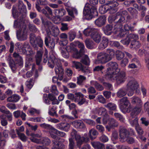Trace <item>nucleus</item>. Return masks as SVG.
Instances as JSON below:
<instances>
[{"label":"nucleus","instance_id":"1","mask_svg":"<svg viewBox=\"0 0 149 149\" xmlns=\"http://www.w3.org/2000/svg\"><path fill=\"white\" fill-rule=\"evenodd\" d=\"M26 6L23 2L19 0L17 6L14 5L12 9V13L13 17L16 18L18 17H21L25 16L26 13Z\"/></svg>","mask_w":149,"mask_h":149},{"label":"nucleus","instance_id":"2","mask_svg":"<svg viewBox=\"0 0 149 149\" xmlns=\"http://www.w3.org/2000/svg\"><path fill=\"white\" fill-rule=\"evenodd\" d=\"M125 72L123 71L118 72L114 74H110L109 73L106 75V77L111 80H115L117 84L120 85L123 83L126 79Z\"/></svg>","mask_w":149,"mask_h":149},{"label":"nucleus","instance_id":"3","mask_svg":"<svg viewBox=\"0 0 149 149\" xmlns=\"http://www.w3.org/2000/svg\"><path fill=\"white\" fill-rule=\"evenodd\" d=\"M71 135L73 138L74 137L76 142V145L79 148L84 142L87 143L89 142L90 139L89 137L86 136L81 137L80 135L77 134V132L73 130L71 133Z\"/></svg>","mask_w":149,"mask_h":149},{"label":"nucleus","instance_id":"4","mask_svg":"<svg viewBox=\"0 0 149 149\" xmlns=\"http://www.w3.org/2000/svg\"><path fill=\"white\" fill-rule=\"evenodd\" d=\"M30 42L35 49L38 50V47L42 48L43 47V41L40 36L36 37L34 34L31 33L30 35Z\"/></svg>","mask_w":149,"mask_h":149},{"label":"nucleus","instance_id":"5","mask_svg":"<svg viewBox=\"0 0 149 149\" xmlns=\"http://www.w3.org/2000/svg\"><path fill=\"white\" fill-rule=\"evenodd\" d=\"M126 87L127 90L129 91L127 94L128 96H131L133 95L134 91L139 88V85L137 82L133 79L129 81Z\"/></svg>","mask_w":149,"mask_h":149},{"label":"nucleus","instance_id":"6","mask_svg":"<svg viewBox=\"0 0 149 149\" xmlns=\"http://www.w3.org/2000/svg\"><path fill=\"white\" fill-rule=\"evenodd\" d=\"M84 11L86 12V14L91 17L97 16L98 13L96 7L94 6L86 3L85 6Z\"/></svg>","mask_w":149,"mask_h":149},{"label":"nucleus","instance_id":"7","mask_svg":"<svg viewBox=\"0 0 149 149\" xmlns=\"http://www.w3.org/2000/svg\"><path fill=\"white\" fill-rule=\"evenodd\" d=\"M119 107L121 111L124 113L128 112V107L130 103L127 97H123L118 101Z\"/></svg>","mask_w":149,"mask_h":149},{"label":"nucleus","instance_id":"8","mask_svg":"<svg viewBox=\"0 0 149 149\" xmlns=\"http://www.w3.org/2000/svg\"><path fill=\"white\" fill-rule=\"evenodd\" d=\"M97 59L95 61V63L97 64L99 63L102 64H104L111 60L106 54L105 52H101L97 55Z\"/></svg>","mask_w":149,"mask_h":149},{"label":"nucleus","instance_id":"9","mask_svg":"<svg viewBox=\"0 0 149 149\" xmlns=\"http://www.w3.org/2000/svg\"><path fill=\"white\" fill-rule=\"evenodd\" d=\"M129 132L125 127L120 126L119 127V136L120 141L122 143L125 142L126 139L129 135Z\"/></svg>","mask_w":149,"mask_h":149},{"label":"nucleus","instance_id":"10","mask_svg":"<svg viewBox=\"0 0 149 149\" xmlns=\"http://www.w3.org/2000/svg\"><path fill=\"white\" fill-rule=\"evenodd\" d=\"M78 47L80 49L79 52L77 49H75V52L73 54V57L76 59L80 58L81 56L84 55L85 53V46L83 43L79 42Z\"/></svg>","mask_w":149,"mask_h":149},{"label":"nucleus","instance_id":"11","mask_svg":"<svg viewBox=\"0 0 149 149\" xmlns=\"http://www.w3.org/2000/svg\"><path fill=\"white\" fill-rule=\"evenodd\" d=\"M107 66L108 67L107 68V73L108 75L109 73L110 74L114 73V71L118 68V65L117 63L115 62L111 61L107 64Z\"/></svg>","mask_w":149,"mask_h":149},{"label":"nucleus","instance_id":"12","mask_svg":"<svg viewBox=\"0 0 149 149\" xmlns=\"http://www.w3.org/2000/svg\"><path fill=\"white\" fill-rule=\"evenodd\" d=\"M54 70L56 74L58 75V78L60 80H62L63 78L64 73V70L63 68L61 61L58 63V65H56Z\"/></svg>","mask_w":149,"mask_h":149},{"label":"nucleus","instance_id":"13","mask_svg":"<svg viewBox=\"0 0 149 149\" xmlns=\"http://www.w3.org/2000/svg\"><path fill=\"white\" fill-rule=\"evenodd\" d=\"M72 67L75 68L77 69H79L80 70L85 74L88 73L89 71L87 67L83 65L80 62L72 61Z\"/></svg>","mask_w":149,"mask_h":149},{"label":"nucleus","instance_id":"14","mask_svg":"<svg viewBox=\"0 0 149 149\" xmlns=\"http://www.w3.org/2000/svg\"><path fill=\"white\" fill-rule=\"evenodd\" d=\"M17 36L20 41H23L27 38V33L25 29H22L17 30Z\"/></svg>","mask_w":149,"mask_h":149},{"label":"nucleus","instance_id":"15","mask_svg":"<svg viewBox=\"0 0 149 149\" xmlns=\"http://www.w3.org/2000/svg\"><path fill=\"white\" fill-rule=\"evenodd\" d=\"M118 125V122L115 119L110 118L109 119L108 125L106 126V128L109 131H110L112 128L117 127Z\"/></svg>","mask_w":149,"mask_h":149},{"label":"nucleus","instance_id":"16","mask_svg":"<svg viewBox=\"0 0 149 149\" xmlns=\"http://www.w3.org/2000/svg\"><path fill=\"white\" fill-rule=\"evenodd\" d=\"M106 20V17L105 16H101L95 21V24L98 27H101L105 24Z\"/></svg>","mask_w":149,"mask_h":149},{"label":"nucleus","instance_id":"17","mask_svg":"<svg viewBox=\"0 0 149 149\" xmlns=\"http://www.w3.org/2000/svg\"><path fill=\"white\" fill-rule=\"evenodd\" d=\"M61 61L58 58L54 57L53 59L51 58L48 59V65L49 67L51 68H53L56 66V65H58Z\"/></svg>","mask_w":149,"mask_h":149},{"label":"nucleus","instance_id":"18","mask_svg":"<svg viewBox=\"0 0 149 149\" xmlns=\"http://www.w3.org/2000/svg\"><path fill=\"white\" fill-rule=\"evenodd\" d=\"M47 32L48 35H51L54 37H56L59 34V30L57 26H54L51 30H47Z\"/></svg>","mask_w":149,"mask_h":149},{"label":"nucleus","instance_id":"19","mask_svg":"<svg viewBox=\"0 0 149 149\" xmlns=\"http://www.w3.org/2000/svg\"><path fill=\"white\" fill-rule=\"evenodd\" d=\"M108 40L107 38L102 37V41L98 46L99 49L101 50L105 49L108 46Z\"/></svg>","mask_w":149,"mask_h":149},{"label":"nucleus","instance_id":"20","mask_svg":"<svg viewBox=\"0 0 149 149\" xmlns=\"http://www.w3.org/2000/svg\"><path fill=\"white\" fill-rule=\"evenodd\" d=\"M72 123L74 126L76 128L82 129H84L86 128L85 125L80 120H75L72 122Z\"/></svg>","mask_w":149,"mask_h":149},{"label":"nucleus","instance_id":"21","mask_svg":"<svg viewBox=\"0 0 149 149\" xmlns=\"http://www.w3.org/2000/svg\"><path fill=\"white\" fill-rule=\"evenodd\" d=\"M52 149H64L65 145L58 140H53Z\"/></svg>","mask_w":149,"mask_h":149},{"label":"nucleus","instance_id":"22","mask_svg":"<svg viewBox=\"0 0 149 149\" xmlns=\"http://www.w3.org/2000/svg\"><path fill=\"white\" fill-rule=\"evenodd\" d=\"M97 30L93 28H88L85 29L84 31V34L87 36H90L91 38L96 32Z\"/></svg>","mask_w":149,"mask_h":149},{"label":"nucleus","instance_id":"23","mask_svg":"<svg viewBox=\"0 0 149 149\" xmlns=\"http://www.w3.org/2000/svg\"><path fill=\"white\" fill-rule=\"evenodd\" d=\"M43 52L41 50H38L36 52L35 56L36 63L37 65H39L42 61Z\"/></svg>","mask_w":149,"mask_h":149},{"label":"nucleus","instance_id":"24","mask_svg":"<svg viewBox=\"0 0 149 149\" xmlns=\"http://www.w3.org/2000/svg\"><path fill=\"white\" fill-rule=\"evenodd\" d=\"M142 106H136L133 109L130 113V116L136 117L141 112L142 110Z\"/></svg>","mask_w":149,"mask_h":149},{"label":"nucleus","instance_id":"25","mask_svg":"<svg viewBox=\"0 0 149 149\" xmlns=\"http://www.w3.org/2000/svg\"><path fill=\"white\" fill-rule=\"evenodd\" d=\"M40 18L42 24L49 30L54 26L50 21L45 20L43 17H41Z\"/></svg>","mask_w":149,"mask_h":149},{"label":"nucleus","instance_id":"26","mask_svg":"<svg viewBox=\"0 0 149 149\" xmlns=\"http://www.w3.org/2000/svg\"><path fill=\"white\" fill-rule=\"evenodd\" d=\"M92 146L95 149H103L104 146L103 144L99 141H93L91 142Z\"/></svg>","mask_w":149,"mask_h":149},{"label":"nucleus","instance_id":"27","mask_svg":"<svg viewBox=\"0 0 149 149\" xmlns=\"http://www.w3.org/2000/svg\"><path fill=\"white\" fill-rule=\"evenodd\" d=\"M141 44L137 40H132L131 42L130 48L133 50H137L141 46Z\"/></svg>","mask_w":149,"mask_h":149},{"label":"nucleus","instance_id":"28","mask_svg":"<svg viewBox=\"0 0 149 149\" xmlns=\"http://www.w3.org/2000/svg\"><path fill=\"white\" fill-rule=\"evenodd\" d=\"M91 38L95 43L98 44L101 40V36L97 31Z\"/></svg>","mask_w":149,"mask_h":149},{"label":"nucleus","instance_id":"29","mask_svg":"<svg viewBox=\"0 0 149 149\" xmlns=\"http://www.w3.org/2000/svg\"><path fill=\"white\" fill-rule=\"evenodd\" d=\"M131 102L133 104H136V106H142V103L141 99L136 96H134L132 98Z\"/></svg>","mask_w":149,"mask_h":149},{"label":"nucleus","instance_id":"30","mask_svg":"<svg viewBox=\"0 0 149 149\" xmlns=\"http://www.w3.org/2000/svg\"><path fill=\"white\" fill-rule=\"evenodd\" d=\"M127 89L124 88H120L117 93V96L118 97L121 98L125 96L127 94Z\"/></svg>","mask_w":149,"mask_h":149},{"label":"nucleus","instance_id":"31","mask_svg":"<svg viewBox=\"0 0 149 149\" xmlns=\"http://www.w3.org/2000/svg\"><path fill=\"white\" fill-rule=\"evenodd\" d=\"M98 134L97 131L94 128L91 129L88 133V136L92 140H93L96 138L95 137H93V136H95Z\"/></svg>","mask_w":149,"mask_h":149},{"label":"nucleus","instance_id":"32","mask_svg":"<svg viewBox=\"0 0 149 149\" xmlns=\"http://www.w3.org/2000/svg\"><path fill=\"white\" fill-rule=\"evenodd\" d=\"M81 58L80 61L81 62L86 65H88L90 63V61L89 58L87 55H86L84 54V55L80 57Z\"/></svg>","mask_w":149,"mask_h":149},{"label":"nucleus","instance_id":"33","mask_svg":"<svg viewBox=\"0 0 149 149\" xmlns=\"http://www.w3.org/2000/svg\"><path fill=\"white\" fill-rule=\"evenodd\" d=\"M20 99V97L16 94H14L8 97L7 100L10 102H16L18 101Z\"/></svg>","mask_w":149,"mask_h":149},{"label":"nucleus","instance_id":"34","mask_svg":"<svg viewBox=\"0 0 149 149\" xmlns=\"http://www.w3.org/2000/svg\"><path fill=\"white\" fill-rule=\"evenodd\" d=\"M7 60L9 62L10 66L12 70H15L17 68V64L15 63L13 59L10 57L9 56Z\"/></svg>","mask_w":149,"mask_h":149},{"label":"nucleus","instance_id":"35","mask_svg":"<svg viewBox=\"0 0 149 149\" xmlns=\"http://www.w3.org/2000/svg\"><path fill=\"white\" fill-rule=\"evenodd\" d=\"M129 120L130 124L132 126H135V127L139 125L138 119L136 117L130 116Z\"/></svg>","mask_w":149,"mask_h":149},{"label":"nucleus","instance_id":"36","mask_svg":"<svg viewBox=\"0 0 149 149\" xmlns=\"http://www.w3.org/2000/svg\"><path fill=\"white\" fill-rule=\"evenodd\" d=\"M105 53L111 60L114 57L115 53L113 49L110 48L107 49Z\"/></svg>","mask_w":149,"mask_h":149},{"label":"nucleus","instance_id":"37","mask_svg":"<svg viewBox=\"0 0 149 149\" xmlns=\"http://www.w3.org/2000/svg\"><path fill=\"white\" fill-rule=\"evenodd\" d=\"M112 28L113 26L112 25L107 24L103 29V30L105 34L109 35L111 34Z\"/></svg>","mask_w":149,"mask_h":149},{"label":"nucleus","instance_id":"38","mask_svg":"<svg viewBox=\"0 0 149 149\" xmlns=\"http://www.w3.org/2000/svg\"><path fill=\"white\" fill-rule=\"evenodd\" d=\"M91 85L94 86L96 89L99 91L104 90L103 87L96 81H91Z\"/></svg>","mask_w":149,"mask_h":149},{"label":"nucleus","instance_id":"39","mask_svg":"<svg viewBox=\"0 0 149 149\" xmlns=\"http://www.w3.org/2000/svg\"><path fill=\"white\" fill-rule=\"evenodd\" d=\"M85 45L87 48L90 49L93 48L94 43L92 40L89 38H87L85 40Z\"/></svg>","mask_w":149,"mask_h":149},{"label":"nucleus","instance_id":"40","mask_svg":"<svg viewBox=\"0 0 149 149\" xmlns=\"http://www.w3.org/2000/svg\"><path fill=\"white\" fill-rule=\"evenodd\" d=\"M23 24L24 23L22 21H20L18 19H17L14 21V27L15 28H19V29H24L23 27Z\"/></svg>","mask_w":149,"mask_h":149},{"label":"nucleus","instance_id":"41","mask_svg":"<svg viewBox=\"0 0 149 149\" xmlns=\"http://www.w3.org/2000/svg\"><path fill=\"white\" fill-rule=\"evenodd\" d=\"M66 9L68 13V14L72 17H74V14H75L76 15L77 14V11L74 8H67Z\"/></svg>","mask_w":149,"mask_h":149},{"label":"nucleus","instance_id":"42","mask_svg":"<svg viewBox=\"0 0 149 149\" xmlns=\"http://www.w3.org/2000/svg\"><path fill=\"white\" fill-rule=\"evenodd\" d=\"M125 20L124 17L121 15V13L118 12L117 13V18L116 23H120L124 22Z\"/></svg>","mask_w":149,"mask_h":149},{"label":"nucleus","instance_id":"43","mask_svg":"<svg viewBox=\"0 0 149 149\" xmlns=\"http://www.w3.org/2000/svg\"><path fill=\"white\" fill-rule=\"evenodd\" d=\"M104 107L108 109L109 110L112 111H116V106L114 103L109 102L104 105Z\"/></svg>","mask_w":149,"mask_h":149},{"label":"nucleus","instance_id":"44","mask_svg":"<svg viewBox=\"0 0 149 149\" xmlns=\"http://www.w3.org/2000/svg\"><path fill=\"white\" fill-rule=\"evenodd\" d=\"M57 107L56 106H53L49 110L48 113L49 114L52 116H55L56 117H58V115L56 113V109Z\"/></svg>","mask_w":149,"mask_h":149},{"label":"nucleus","instance_id":"45","mask_svg":"<svg viewBox=\"0 0 149 149\" xmlns=\"http://www.w3.org/2000/svg\"><path fill=\"white\" fill-rule=\"evenodd\" d=\"M119 5L116 1H109L105 4V5L109 6V7L116 8Z\"/></svg>","mask_w":149,"mask_h":149},{"label":"nucleus","instance_id":"46","mask_svg":"<svg viewBox=\"0 0 149 149\" xmlns=\"http://www.w3.org/2000/svg\"><path fill=\"white\" fill-rule=\"evenodd\" d=\"M75 147V142L73 139L72 138H69L68 149H74Z\"/></svg>","mask_w":149,"mask_h":149},{"label":"nucleus","instance_id":"47","mask_svg":"<svg viewBox=\"0 0 149 149\" xmlns=\"http://www.w3.org/2000/svg\"><path fill=\"white\" fill-rule=\"evenodd\" d=\"M60 51L62 56L65 58H68L69 57L68 52L67 51L66 49L64 47L60 48Z\"/></svg>","mask_w":149,"mask_h":149},{"label":"nucleus","instance_id":"48","mask_svg":"<svg viewBox=\"0 0 149 149\" xmlns=\"http://www.w3.org/2000/svg\"><path fill=\"white\" fill-rule=\"evenodd\" d=\"M76 96L74 97V101L78 103L80 101L81 97H84V95L80 93H75Z\"/></svg>","mask_w":149,"mask_h":149},{"label":"nucleus","instance_id":"49","mask_svg":"<svg viewBox=\"0 0 149 149\" xmlns=\"http://www.w3.org/2000/svg\"><path fill=\"white\" fill-rule=\"evenodd\" d=\"M30 47V46L28 42H25L21 46V49L23 53H26L27 50H26V49L27 48L28 49Z\"/></svg>","mask_w":149,"mask_h":149},{"label":"nucleus","instance_id":"50","mask_svg":"<svg viewBox=\"0 0 149 149\" xmlns=\"http://www.w3.org/2000/svg\"><path fill=\"white\" fill-rule=\"evenodd\" d=\"M41 143L47 146L51 143L50 140L47 137H45L41 139Z\"/></svg>","mask_w":149,"mask_h":149},{"label":"nucleus","instance_id":"51","mask_svg":"<svg viewBox=\"0 0 149 149\" xmlns=\"http://www.w3.org/2000/svg\"><path fill=\"white\" fill-rule=\"evenodd\" d=\"M116 58L118 60H120L125 56L124 53L119 50L116 52Z\"/></svg>","mask_w":149,"mask_h":149},{"label":"nucleus","instance_id":"52","mask_svg":"<svg viewBox=\"0 0 149 149\" xmlns=\"http://www.w3.org/2000/svg\"><path fill=\"white\" fill-rule=\"evenodd\" d=\"M86 79V78L85 77L80 75L77 77V83L79 85H81Z\"/></svg>","mask_w":149,"mask_h":149},{"label":"nucleus","instance_id":"53","mask_svg":"<svg viewBox=\"0 0 149 149\" xmlns=\"http://www.w3.org/2000/svg\"><path fill=\"white\" fill-rule=\"evenodd\" d=\"M16 130L20 139L23 141H26L27 140V137L24 134L19 132L18 130L16 129Z\"/></svg>","mask_w":149,"mask_h":149},{"label":"nucleus","instance_id":"54","mask_svg":"<svg viewBox=\"0 0 149 149\" xmlns=\"http://www.w3.org/2000/svg\"><path fill=\"white\" fill-rule=\"evenodd\" d=\"M117 13L114 15L110 16L108 18V20L109 23H112L113 22L116 23Z\"/></svg>","mask_w":149,"mask_h":149},{"label":"nucleus","instance_id":"55","mask_svg":"<svg viewBox=\"0 0 149 149\" xmlns=\"http://www.w3.org/2000/svg\"><path fill=\"white\" fill-rule=\"evenodd\" d=\"M0 119L1 125L3 126H5L7 125L8 122L5 118H4L3 115H0Z\"/></svg>","mask_w":149,"mask_h":149},{"label":"nucleus","instance_id":"56","mask_svg":"<svg viewBox=\"0 0 149 149\" xmlns=\"http://www.w3.org/2000/svg\"><path fill=\"white\" fill-rule=\"evenodd\" d=\"M40 126L42 128L46 129H51L53 131V128H54L50 125L45 123L40 124Z\"/></svg>","mask_w":149,"mask_h":149},{"label":"nucleus","instance_id":"57","mask_svg":"<svg viewBox=\"0 0 149 149\" xmlns=\"http://www.w3.org/2000/svg\"><path fill=\"white\" fill-rule=\"evenodd\" d=\"M28 28L31 31L33 32H36L38 30V29L36 26L33 24H29Z\"/></svg>","mask_w":149,"mask_h":149},{"label":"nucleus","instance_id":"58","mask_svg":"<svg viewBox=\"0 0 149 149\" xmlns=\"http://www.w3.org/2000/svg\"><path fill=\"white\" fill-rule=\"evenodd\" d=\"M68 34L70 40L71 41L73 40L76 37V33L74 31H70L68 33Z\"/></svg>","mask_w":149,"mask_h":149},{"label":"nucleus","instance_id":"59","mask_svg":"<svg viewBox=\"0 0 149 149\" xmlns=\"http://www.w3.org/2000/svg\"><path fill=\"white\" fill-rule=\"evenodd\" d=\"M70 101L69 100H67L65 101L66 104L68 105L70 110L74 109L76 106L75 104L74 103H71Z\"/></svg>","mask_w":149,"mask_h":149},{"label":"nucleus","instance_id":"60","mask_svg":"<svg viewBox=\"0 0 149 149\" xmlns=\"http://www.w3.org/2000/svg\"><path fill=\"white\" fill-rule=\"evenodd\" d=\"M33 56H30L26 55V60L28 61V63H26L25 65L26 67H28L29 65H31L30 63L32 62L33 57Z\"/></svg>","mask_w":149,"mask_h":149},{"label":"nucleus","instance_id":"61","mask_svg":"<svg viewBox=\"0 0 149 149\" xmlns=\"http://www.w3.org/2000/svg\"><path fill=\"white\" fill-rule=\"evenodd\" d=\"M34 80L31 79L29 81H27L26 82L27 87L29 89H31L32 87L34 84Z\"/></svg>","mask_w":149,"mask_h":149},{"label":"nucleus","instance_id":"62","mask_svg":"<svg viewBox=\"0 0 149 149\" xmlns=\"http://www.w3.org/2000/svg\"><path fill=\"white\" fill-rule=\"evenodd\" d=\"M130 41L132 40H136L139 39V36L137 35L130 34L128 36Z\"/></svg>","mask_w":149,"mask_h":149},{"label":"nucleus","instance_id":"63","mask_svg":"<svg viewBox=\"0 0 149 149\" xmlns=\"http://www.w3.org/2000/svg\"><path fill=\"white\" fill-rule=\"evenodd\" d=\"M99 113L102 115L103 116L108 114L107 110L104 108L101 107L99 109Z\"/></svg>","mask_w":149,"mask_h":149},{"label":"nucleus","instance_id":"64","mask_svg":"<svg viewBox=\"0 0 149 149\" xmlns=\"http://www.w3.org/2000/svg\"><path fill=\"white\" fill-rule=\"evenodd\" d=\"M141 120L142 124L146 126H148L149 125L148 120L145 118L143 117L141 118Z\"/></svg>","mask_w":149,"mask_h":149}]
</instances>
